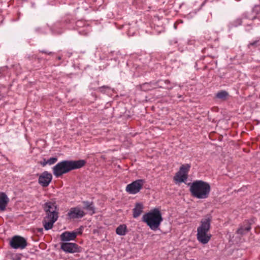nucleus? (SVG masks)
Here are the masks:
<instances>
[{
  "label": "nucleus",
  "mask_w": 260,
  "mask_h": 260,
  "mask_svg": "<svg viewBox=\"0 0 260 260\" xmlns=\"http://www.w3.org/2000/svg\"><path fill=\"white\" fill-rule=\"evenodd\" d=\"M85 164L84 160H62L52 168L53 173L56 177H59L72 170L82 168Z\"/></svg>",
  "instance_id": "f257e3e1"
},
{
  "label": "nucleus",
  "mask_w": 260,
  "mask_h": 260,
  "mask_svg": "<svg viewBox=\"0 0 260 260\" xmlns=\"http://www.w3.org/2000/svg\"><path fill=\"white\" fill-rule=\"evenodd\" d=\"M211 190L210 184L202 180L193 181L190 186L192 196L197 199H205L208 197Z\"/></svg>",
  "instance_id": "f03ea898"
},
{
  "label": "nucleus",
  "mask_w": 260,
  "mask_h": 260,
  "mask_svg": "<svg viewBox=\"0 0 260 260\" xmlns=\"http://www.w3.org/2000/svg\"><path fill=\"white\" fill-rule=\"evenodd\" d=\"M44 209L46 213V216L43 221V225L46 230H49L52 228L53 224L57 220L58 213L55 203L54 202L46 203Z\"/></svg>",
  "instance_id": "7ed1b4c3"
},
{
  "label": "nucleus",
  "mask_w": 260,
  "mask_h": 260,
  "mask_svg": "<svg viewBox=\"0 0 260 260\" xmlns=\"http://www.w3.org/2000/svg\"><path fill=\"white\" fill-rule=\"evenodd\" d=\"M211 221V217L207 216L202 219L200 225L197 228V240L203 244L208 243L211 239V235L209 233Z\"/></svg>",
  "instance_id": "20e7f679"
},
{
  "label": "nucleus",
  "mask_w": 260,
  "mask_h": 260,
  "mask_svg": "<svg viewBox=\"0 0 260 260\" xmlns=\"http://www.w3.org/2000/svg\"><path fill=\"white\" fill-rule=\"evenodd\" d=\"M142 220L150 229L155 231L158 229L163 218L160 211L158 209H154L145 214L142 217Z\"/></svg>",
  "instance_id": "39448f33"
},
{
  "label": "nucleus",
  "mask_w": 260,
  "mask_h": 260,
  "mask_svg": "<svg viewBox=\"0 0 260 260\" xmlns=\"http://www.w3.org/2000/svg\"><path fill=\"white\" fill-rule=\"evenodd\" d=\"M190 165L187 164L182 165L174 177V180L179 183L184 182L187 179L188 173Z\"/></svg>",
  "instance_id": "423d86ee"
},
{
  "label": "nucleus",
  "mask_w": 260,
  "mask_h": 260,
  "mask_svg": "<svg viewBox=\"0 0 260 260\" xmlns=\"http://www.w3.org/2000/svg\"><path fill=\"white\" fill-rule=\"evenodd\" d=\"M145 182L143 179H138L128 184L125 190L129 194H135L142 188Z\"/></svg>",
  "instance_id": "0eeeda50"
},
{
  "label": "nucleus",
  "mask_w": 260,
  "mask_h": 260,
  "mask_svg": "<svg viewBox=\"0 0 260 260\" xmlns=\"http://www.w3.org/2000/svg\"><path fill=\"white\" fill-rule=\"evenodd\" d=\"M10 246L15 249H23L27 246L25 238L20 236H15L10 241Z\"/></svg>",
  "instance_id": "6e6552de"
},
{
  "label": "nucleus",
  "mask_w": 260,
  "mask_h": 260,
  "mask_svg": "<svg viewBox=\"0 0 260 260\" xmlns=\"http://www.w3.org/2000/svg\"><path fill=\"white\" fill-rule=\"evenodd\" d=\"M82 227L77 229L72 232L66 231L60 235V240L63 242H67L68 241L74 240L77 236L82 234Z\"/></svg>",
  "instance_id": "1a4fd4ad"
},
{
  "label": "nucleus",
  "mask_w": 260,
  "mask_h": 260,
  "mask_svg": "<svg viewBox=\"0 0 260 260\" xmlns=\"http://www.w3.org/2000/svg\"><path fill=\"white\" fill-rule=\"evenodd\" d=\"M61 249L67 253H76L80 252V247L74 243L62 242L60 245Z\"/></svg>",
  "instance_id": "9d476101"
},
{
  "label": "nucleus",
  "mask_w": 260,
  "mask_h": 260,
  "mask_svg": "<svg viewBox=\"0 0 260 260\" xmlns=\"http://www.w3.org/2000/svg\"><path fill=\"white\" fill-rule=\"evenodd\" d=\"M85 215L84 211L79 207L71 208L67 214L68 218L70 219L81 218Z\"/></svg>",
  "instance_id": "9b49d317"
},
{
  "label": "nucleus",
  "mask_w": 260,
  "mask_h": 260,
  "mask_svg": "<svg viewBox=\"0 0 260 260\" xmlns=\"http://www.w3.org/2000/svg\"><path fill=\"white\" fill-rule=\"evenodd\" d=\"M52 179V174L47 171H44L40 175L38 181L41 186L47 187L49 185Z\"/></svg>",
  "instance_id": "f8f14e48"
},
{
  "label": "nucleus",
  "mask_w": 260,
  "mask_h": 260,
  "mask_svg": "<svg viewBox=\"0 0 260 260\" xmlns=\"http://www.w3.org/2000/svg\"><path fill=\"white\" fill-rule=\"evenodd\" d=\"M9 202V199L4 192L0 193V211H4Z\"/></svg>",
  "instance_id": "ddd939ff"
},
{
  "label": "nucleus",
  "mask_w": 260,
  "mask_h": 260,
  "mask_svg": "<svg viewBox=\"0 0 260 260\" xmlns=\"http://www.w3.org/2000/svg\"><path fill=\"white\" fill-rule=\"evenodd\" d=\"M143 205L142 204L138 203L136 204L135 208L133 209V217L137 218L143 212Z\"/></svg>",
  "instance_id": "4468645a"
},
{
  "label": "nucleus",
  "mask_w": 260,
  "mask_h": 260,
  "mask_svg": "<svg viewBox=\"0 0 260 260\" xmlns=\"http://www.w3.org/2000/svg\"><path fill=\"white\" fill-rule=\"evenodd\" d=\"M127 231V227L125 224H121L118 226L116 230V233L120 236H124L126 234Z\"/></svg>",
  "instance_id": "2eb2a0df"
},
{
  "label": "nucleus",
  "mask_w": 260,
  "mask_h": 260,
  "mask_svg": "<svg viewBox=\"0 0 260 260\" xmlns=\"http://www.w3.org/2000/svg\"><path fill=\"white\" fill-rule=\"evenodd\" d=\"M83 203L84 204V208L89 212L90 214H92L94 213V207L92 203L84 201Z\"/></svg>",
  "instance_id": "dca6fc26"
},
{
  "label": "nucleus",
  "mask_w": 260,
  "mask_h": 260,
  "mask_svg": "<svg viewBox=\"0 0 260 260\" xmlns=\"http://www.w3.org/2000/svg\"><path fill=\"white\" fill-rule=\"evenodd\" d=\"M229 96V93L225 90H221L218 92L216 94V97L217 99L225 100Z\"/></svg>",
  "instance_id": "f3484780"
},
{
  "label": "nucleus",
  "mask_w": 260,
  "mask_h": 260,
  "mask_svg": "<svg viewBox=\"0 0 260 260\" xmlns=\"http://www.w3.org/2000/svg\"><path fill=\"white\" fill-rule=\"evenodd\" d=\"M250 229H251L250 226L247 225V226H246L245 228L242 227V228H240V229H239L237 231V233H238V234H244L246 232H248Z\"/></svg>",
  "instance_id": "a211bd4d"
},
{
  "label": "nucleus",
  "mask_w": 260,
  "mask_h": 260,
  "mask_svg": "<svg viewBox=\"0 0 260 260\" xmlns=\"http://www.w3.org/2000/svg\"><path fill=\"white\" fill-rule=\"evenodd\" d=\"M57 160V158L56 157H50L48 160H47V162L49 165H53L55 164Z\"/></svg>",
  "instance_id": "6ab92c4d"
},
{
  "label": "nucleus",
  "mask_w": 260,
  "mask_h": 260,
  "mask_svg": "<svg viewBox=\"0 0 260 260\" xmlns=\"http://www.w3.org/2000/svg\"><path fill=\"white\" fill-rule=\"evenodd\" d=\"M241 24V20L240 19H238L235 21L234 26H237L238 25H240Z\"/></svg>",
  "instance_id": "aec40b11"
},
{
  "label": "nucleus",
  "mask_w": 260,
  "mask_h": 260,
  "mask_svg": "<svg viewBox=\"0 0 260 260\" xmlns=\"http://www.w3.org/2000/svg\"><path fill=\"white\" fill-rule=\"evenodd\" d=\"M260 9V7L259 6H255L254 8L253 9V11L258 13V9Z\"/></svg>",
  "instance_id": "412c9836"
},
{
  "label": "nucleus",
  "mask_w": 260,
  "mask_h": 260,
  "mask_svg": "<svg viewBox=\"0 0 260 260\" xmlns=\"http://www.w3.org/2000/svg\"><path fill=\"white\" fill-rule=\"evenodd\" d=\"M41 164L42 165V166L44 167L47 165L48 162H47V160H46V159H44L43 161L41 162Z\"/></svg>",
  "instance_id": "4be33fe9"
},
{
  "label": "nucleus",
  "mask_w": 260,
  "mask_h": 260,
  "mask_svg": "<svg viewBox=\"0 0 260 260\" xmlns=\"http://www.w3.org/2000/svg\"><path fill=\"white\" fill-rule=\"evenodd\" d=\"M257 42V41H254V42H253V43H250V44H249V45H251V46L255 45H256V44Z\"/></svg>",
  "instance_id": "5701e85b"
},
{
  "label": "nucleus",
  "mask_w": 260,
  "mask_h": 260,
  "mask_svg": "<svg viewBox=\"0 0 260 260\" xmlns=\"http://www.w3.org/2000/svg\"><path fill=\"white\" fill-rule=\"evenodd\" d=\"M105 88H106L105 86H103V87H101L100 88H99V90L101 92L103 91V89Z\"/></svg>",
  "instance_id": "b1692460"
}]
</instances>
